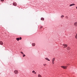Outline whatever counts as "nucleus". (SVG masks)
<instances>
[{
	"label": "nucleus",
	"mask_w": 77,
	"mask_h": 77,
	"mask_svg": "<svg viewBox=\"0 0 77 77\" xmlns=\"http://www.w3.org/2000/svg\"><path fill=\"white\" fill-rule=\"evenodd\" d=\"M22 39V38H21V37H20L19 38V39H20V40H21Z\"/></svg>",
	"instance_id": "obj_18"
},
{
	"label": "nucleus",
	"mask_w": 77,
	"mask_h": 77,
	"mask_svg": "<svg viewBox=\"0 0 77 77\" xmlns=\"http://www.w3.org/2000/svg\"><path fill=\"white\" fill-rule=\"evenodd\" d=\"M64 17V16L63 15H62L61 16V18H63Z\"/></svg>",
	"instance_id": "obj_13"
},
{
	"label": "nucleus",
	"mask_w": 77,
	"mask_h": 77,
	"mask_svg": "<svg viewBox=\"0 0 77 77\" xmlns=\"http://www.w3.org/2000/svg\"><path fill=\"white\" fill-rule=\"evenodd\" d=\"M45 59L46 60H48V61H50V60H49V59L48 58H45Z\"/></svg>",
	"instance_id": "obj_5"
},
{
	"label": "nucleus",
	"mask_w": 77,
	"mask_h": 77,
	"mask_svg": "<svg viewBox=\"0 0 77 77\" xmlns=\"http://www.w3.org/2000/svg\"><path fill=\"white\" fill-rule=\"evenodd\" d=\"M13 5H14V6H16L17 5V3L16 2H14Z\"/></svg>",
	"instance_id": "obj_8"
},
{
	"label": "nucleus",
	"mask_w": 77,
	"mask_h": 77,
	"mask_svg": "<svg viewBox=\"0 0 77 77\" xmlns=\"http://www.w3.org/2000/svg\"><path fill=\"white\" fill-rule=\"evenodd\" d=\"M75 5V4H72L70 5V6H74Z\"/></svg>",
	"instance_id": "obj_6"
},
{
	"label": "nucleus",
	"mask_w": 77,
	"mask_h": 77,
	"mask_svg": "<svg viewBox=\"0 0 77 77\" xmlns=\"http://www.w3.org/2000/svg\"><path fill=\"white\" fill-rule=\"evenodd\" d=\"M69 64H67V65H69Z\"/></svg>",
	"instance_id": "obj_25"
},
{
	"label": "nucleus",
	"mask_w": 77,
	"mask_h": 77,
	"mask_svg": "<svg viewBox=\"0 0 77 77\" xmlns=\"http://www.w3.org/2000/svg\"><path fill=\"white\" fill-rule=\"evenodd\" d=\"M20 53H21V54H23V52H21Z\"/></svg>",
	"instance_id": "obj_19"
},
{
	"label": "nucleus",
	"mask_w": 77,
	"mask_h": 77,
	"mask_svg": "<svg viewBox=\"0 0 77 77\" xmlns=\"http://www.w3.org/2000/svg\"><path fill=\"white\" fill-rule=\"evenodd\" d=\"M44 20V18H41V20H42L43 21V20Z\"/></svg>",
	"instance_id": "obj_17"
},
{
	"label": "nucleus",
	"mask_w": 77,
	"mask_h": 77,
	"mask_svg": "<svg viewBox=\"0 0 77 77\" xmlns=\"http://www.w3.org/2000/svg\"><path fill=\"white\" fill-rule=\"evenodd\" d=\"M63 48H66L68 46V45L67 44H63Z\"/></svg>",
	"instance_id": "obj_1"
},
{
	"label": "nucleus",
	"mask_w": 77,
	"mask_h": 77,
	"mask_svg": "<svg viewBox=\"0 0 77 77\" xmlns=\"http://www.w3.org/2000/svg\"><path fill=\"white\" fill-rule=\"evenodd\" d=\"M32 46H35V43H33L32 44Z\"/></svg>",
	"instance_id": "obj_11"
},
{
	"label": "nucleus",
	"mask_w": 77,
	"mask_h": 77,
	"mask_svg": "<svg viewBox=\"0 0 77 77\" xmlns=\"http://www.w3.org/2000/svg\"><path fill=\"white\" fill-rule=\"evenodd\" d=\"M38 77H41V75L40 74H38Z\"/></svg>",
	"instance_id": "obj_14"
},
{
	"label": "nucleus",
	"mask_w": 77,
	"mask_h": 77,
	"mask_svg": "<svg viewBox=\"0 0 77 77\" xmlns=\"http://www.w3.org/2000/svg\"><path fill=\"white\" fill-rule=\"evenodd\" d=\"M77 23L75 22L74 23L75 26L76 27L77 26Z\"/></svg>",
	"instance_id": "obj_9"
},
{
	"label": "nucleus",
	"mask_w": 77,
	"mask_h": 77,
	"mask_svg": "<svg viewBox=\"0 0 77 77\" xmlns=\"http://www.w3.org/2000/svg\"><path fill=\"white\" fill-rule=\"evenodd\" d=\"M55 60V58H54L52 60V62H54V61Z\"/></svg>",
	"instance_id": "obj_10"
},
{
	"label": "nucleus",
	"mask_w": 77,
	"mask_h": 77,
	"mask_svg": "<svg viewBox=\"0 0 77 77\" xmlns=\"http://www.w3.org/2000/svg\"><path fill=\"white\" fill-rule=\"evenodd\" d=\"M32 73H33L34 74H36V72H35V71L34 70L32 71Z\"/></svg>",
	"instance_id": "obj_4"
},
{
	"label": "nucleus",
	"mask_w": 77,
	"mask_h": 77,
	"mask_svg": "<svg viewBox=\"0 0 77 77\" xmlns=\"http://www.w3.org/2000/svg\"><path fill=\"white\" fill-rule=\"evenodd\" d=\"M25 56H26V55L23 54V57H25Z\"/></svg>",
	"instance_id": "obj_20"
},
{
	"label": "nucleus",
	"mask_w": 77,
	"mask_h": 77,
	"mask_svg": "<svg viewBox=\"0 0 77 77\" xmlns=\"http://www.w3.org/2000/svg\"><path fill=\"white\" fill-rule=\"evenodd\" d=\"M52 63H53V64H54V62H52Z\"/></svg>",
	"instance_id": "obj_24"
},
{
	"label": "nucleus",
	"mask_w": 77,
	"mask_h": 77,
	"mask_svg": "<svg viewBox=\"0 0 77 77\" xmlns=\"http://www.w3.org/2000/svg\"><path fill=\"white\" fill-rule=\"evenodd\" d=\"M75 38H77V34H76L75 35Z\"/></svg>",
	"instance_id": "obj_16"
},
{
	"label": "nucleus",
	"mask_w": 77,
	"mask_h": 77,
	"mask_svg": "<svg viewBox=\"0 0 77 77\" xmlns=\"http://www.w3.org/2000/svg\"><path fill=\"white\" fill-rule=\"evenodd\" d=\"M70 48L69 47H67V50H70Z\"/></svg>",
	"instance_id": "obj_7"
},
{
	"label": "nucleus",
	"mask_w": 77,
	"mask_h": 77,
	"mask_svg": "<svg viewBox=\"0 0 77 77\" xmlns=\"http://www.w3.org/2000/svg\"><path fill=\"white\" fill-rule=\"evenodd\" d=\"M61 67L63 68V69H66L67 68V67L66 66H61Z\"/></svg>",
	"instance_id": "obj_3"
},
{
	"label": "nucleus",
	"mask_w": 77,
	"mask_h": 77,
	"mask_svg": "<svg viewBox=\"0 0 77 77\" xmlns=\"http://www.w3.org/2000/svg\"><path fill=\"white\" fill-rule=\"evenodd\" d=\"M14 72L15 74H18V71L17 70H16L14 71Z\"/></svg>",
	"instance_id": "obj_2"
},
{
	"label": "nucleus",
	"mask_w": 77,
	"mask_h": 77,
	"mask_svg": "<svg viewBox=\"0 0 77 77\" xmlns=\"http://www.w3.org/2000/svg\"><path fill=\"white\" fill-rule=\"evenodd\" d=\"M0 45H3V42L2 41L0 42Z\"/></svg>",
	"instance_id": "obj_12"
},
{
	"label": "nucleus",
	"mask_w": 77,
	"mask_h": 77,
	"mask_svg": "<svg viewBox=\"0 0 77 77\" xmlns=\"http://www.w3.org/2000/svg\"><path fill=\"white\" fill-rule=\"evenodd\" d=\"M43 65H44V66H45V65H46V64H44Z\"/></svg>",
	"instance_id": "obj_23"
},
{
	"label": "nucleus",
	"mask_w": 77,
	"mask_h": 77,
	"mask_svg": "<svg viewBox=\"0 0 77 77\" xmlns=\"http://www.w3.org/2000/svg\"><path fill=\"white\" fill-rule=\"evenodd\" d=\"M42 27H43L42 26H41L40 27V29H41V28H42Z\"/></svg>",
	"instance_id": "obj_21"
},
{
	"label": "nucleus",
	"mask_w": 77,
	"mask_h": 77,
	"mask_svg": "<svg viewBox=\"0 0 77 77\" xmlns=\"http://www.w3.org/2000/svg\"><path fill=\"white\" fill-rule=\"evenodd\" d=\"M16 40H17L18 41H19V40H20V38H16Z\"/></svg>",
	"instance_id": "obj_15"
},
{
	"label": "nucleus",
	"mask_w": 77,
	"mask_h": 77,
	"mask_svg": "<svg viewBox=\"0 0 77 77\" xmlns=\"http://www.w3.org/2000/svg\"><path fill=\"white\" fill-rule=\"evenodd\" d=\"M67 18H68V17H67Z\"/></svg>",
	"instance_id": "obj_26"
},
{
	"label": "nucleus",
	"mask_w": 77,
	"mask_h": 77,
	"mask_svg": "<svg viewBox=\"0 0 77 77\" xmlns=\"http://www.w3.org/2000/svg\"><path fill=\"white\" fill-rule=\"evenodd\" d=\"M1 2H3V1H4V0H1Z\"/></svg>",
	"instance_id": "obj_22"
}]
</instances>
